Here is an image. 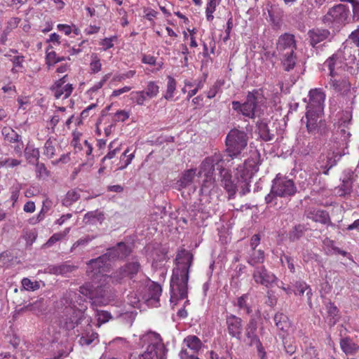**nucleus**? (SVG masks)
Segmentation results:
<instances>
[{
  "label": "nucleus",
  "instance_id": "nucleus-21",
  "mask_svg": "<svg viewBox=\"0 0 359 359\" xmlns=\"http://www.w3.org/2000/svg\"><path fill=\"white\" fill-rule=\"evenodd\" d=\"M130 252V247L123 243H119L116 246L109 248L107 254L111 262L117 259H123L128 256Z\"/></svg>",
  "mask_w": 359,
  "mask_h": 359
},
{
  "label": "nucleus",
  "instance_id": "nucleus-46",
  "mask_svg": "<svg viewBox=\"0 0 359 359\" xmlns=\"http://www.w3.org/2000/svg\"><path fill=\"white\" fill-rule=\"evenodd\" d=\"M248 295L245 294L240 297L237 301V306L241 310H244L246 314L249 315L252 313L251 306L247 303Z\"/></svg>",
  "mask_w": 359,
  "mask_h": 359
},
{
  "label": "nucleus",
  "instance_id": "nucleus-64",
  "mask_svg": "<svg viewBox=\"0 0 359 359\" xmlns=\"http://www.w3.org/2000/svg\"><path fill=\"white\" fill-rule=\"evenodd\" d=\"M328 129L326 123L324 120L320 119L316 133H319L320 135H325L327 133Z\"/></svg>",
  "mask_w": 359,
  "mask_h": 359
},
{
  "label": "nucleus",
  "instance_id": "nucleus-17",
  "mask_svg": "<svg viewBox=\"0 0 359 359\" xmlns=\"http://www.w3.org/2000/svg\"><path fill=\"white\" fill-rule=\"evenodd\" d=\"M252 277L257 283L264 285L266 287H269L276 279L275 275L268 271L263 266L255 267L253 271Z\"/></svg>",
  "mask_w": 359,
  "mask_h": 359
},
{
  "label": "nucleus",
  "instance_id": "nucleus-1",
  "mask_svg": "<svg viewBox=\"0 0 359 359\" xmlns=\"http://www.w3.org/2000/svg\"><path fill=\"white\" fill-rule=\"evenodd\" d=\"M193 255L185 249L178 250L170 280V301L184 299L188 293L189 269L193 262Z\"/></svg>",
  "mask_w": 359,
  "mask_h": 359
},
{
  "label": "nucleus",
  "instance_id": "nucleus-38",
  "mask_svg": "<svg viewBox=\"0 0 359 359\" xmlns=\"http://www.w3.org/2000/svg\"><path fill=\"white\" fill-rule=\"evenodd\" d=\"M56 153L55 149V140H53L50 138L46 140L43 147V155L48 158L54 157Z\"/></svg>",
  "mask_w": 359,
  "mask_h": 359
},
{
  "label": "nucleus",
  "instance_id": "nucleus-50",
  "mask_svg": "<svg viewBox=\"0 0 359 359\" xmlns=\"http://www.w3.org/2000/svg\"><path fill=\"white\" fill-rule=\"evenodd\" d=\"M304 231V228L302 225L294 226L292 231L290 233V240L293 242L299 240L303 236Z\"/></svg>",
  "mask_w": 359,
  "mask_h": 359
},
{
  "label": "nucleus",
  "instance_id": "nucleus-11",
  "mask_svg": "<svg viewBox=\"0 0 359 359\" xmlns=\"http://www.w3.org/2000/svg\"><path fill=\"white\" fill-rule=\"evenodd\" d=\"M236 176L237 179L236 187L240 189V194L244 196L250 192V184L252 177V172L245 165H239L236 168Z\"/></svg>",
  "mask_w": 359,
  "mask_h": 359
},
{
  "label": "nucleus",
  "instance_id": "nucleus-37",
  "mask_svg": "<svg viewBox=\"0 0 359 359\" xmlns=\"http://www.w3.org/2000/svg\"><path fill=\"white\" fill-rule=\"evenodd\" d=\"M204 177L201 191L204 194H209L215 187V176H204Z\"/></svg>",
  "mask_w": 359,
  "mask_h": 359
},
{
  "label": "nucleus",
  "instance_id": "nucleus-41",
  "mask_svg": "<svg viewBox=\"0 0 359 359\" xmlns=\"http://www.w3.org/2000/svg\"><path fill=\"white\" fill-rule=\"evenodd\" d=\"M294 287L296 290H294L293 292L295 294L303 295L304 292L306 291L308 299L310 300L311 296L312 294L311 290V288H309V287L306 285V283L302 281H297L296 282Z\"/></svg>",
  "mask_w": 359,
  "mask_h": 359
},
{
  "label": "nucleus",
  "instance_id": "nucleus-22",
  "mask_svg": "<svg viewBox=\"0 0 359 359\" xmlns=\"http://www.w3.org/2000/svg\"><path fill=\"white\" fill-rule=\"evenodd\" d=\"M276 326L279 330L278 335L280 338L286 336L291 327V323L288 317L283 313H277L273 318Z\"/></svg>",
  "mask_w": 359,
  "mask_h": 359
},
{
  "label": "nucleus",
  "instance_id": "nucleus-25",
  "mask_svg": "<svg viewBox=\"0 0 359 359\" xmlns=\"http://www.w3.org/2000/svg\"><path fill=\"white\" fill-rule=\"evenodd\" d=\"M336 165V160L333 158V155L322 154L319 157V160L316 164V168L322 170L325 175H328L330 169Z\"/></svg>",
  "mask_w": 359,
  "mask_h": 359
},
{
  "label": "nucleus",
  "instance_id": "nucleus-30",
  "mask_svg": "<svg viewBox=\"0 0 359 359\" xmlns=\"http://www.w3.org/2000/svg\"><path fill=\"white\" fill-rule=\"evenodd\" d=\"M282 65L284 70L290 72L292 70L296 65V56L294 55V52H286L282 53Z\"/></svg>",
  "mask_w": 359,
  "mask_h": 359
},
{
  "label": "nucleus",
  "instance_id": "nucleus-15",
  "mask_svg": "<svg viewBox=\"0 0 359 359\" xmlns=\"http://www.w3.org/2000/svg\"><path fill=\"white\" fill-rule=\"evenodd\" d=\"M309 44L316 50L325 46V41L330 36V32L327 29L315 28L308 32Z\"/></svg>",
  "mask_w": 359,
  "mask_h": 359
},
{
  "label": "nucleus",
  "instance_id": "nucleus-44",
  "mask_svg": "<svg viewBox=\"0 0 359 359\" xmlns=\"http://www.w3.org/2000/svg\"><path fill=\"white\" fill-rule=\"evenodd\" d=\"M2 134L9 142H18L20 140V136L12 128H4L2 130Z\"/></svg>",
  "mask_w": 359,
  "mask_h": 359
},
{
  "label": "nucleus",
  "instance_id": "nucleus-3",
  "mask_svg": "<svg viewBox=\"0 0 359 359\" xmlns=\"http://www.w3.org/2000/svg\"><path fill=\"white\" fill-rule=\"evenodd\" d=\"M248 135L244 131L238 129H232L226 137V157L230 158L231 161L234 158L238 156L242 151L247 147Z\"/></svg>",
  "mask_w": 359,
  "mask_h": 359
},
{
  "label": "nucleus",
  "instance_id": "nucleus-28",
  "mask_svg": "<svg viewBox=\"0 0 359 359\" xmlns=\"http://www.w3.org/2000/svg\"><path fill=\"white\" fill-rule=\"evenodd\" d=\"M308 217L316 222L327 224L330 222L328 213L323 210H313L308 213Z\"/></svg>",
  "mask_w": 359,
  "mask_h": 359
},
{
  "label": "nucleus",
  "instance_id": "nucleus-33",
  "mask_svg": "<svg viewBox=\"0 0 359 359\" xmlns=\"http://www.w3.org/2000/svg\"><path fill=\"white\" fill-rule=\"evenodd\" d=\"M353 181L350 177L343 179L341 184L337 188V194L339 196L350 194L352 191Z\"/></svg>",
  "mask_w": 359,
  "mask_h": 359
},
{
  "label": "nucleus",
  "instance_id": "nucleus-26",
  "mask_svg": "<svg viewBox=\"0 0 359 359\" xmlns=\"http://www.w3.org/2000/svg\"><path fill=\"white\" fill-rule=\"evenodd\" d=\"M196 169H189L184 171L176 183V187L178 189L186 188L190 186L196 176Z\"/></svg>",
  "mask_w": 359,
  "mask_h": 359
},
{
  "label": "nucleus",
  "instance_id": "nucleus-40",
  "mask_svg": "<svg viewBox=\"0 0 359 359\" xmlns=\"http://www.w3.org/2000/svg\"><path fill=\"white\" fill-rule=\"evenodd\" d=\"M252 250L253 252L250 255L248 262L252 266H255L257 264L263 263L264 261V251L261 250H256L255 249Z\"/></svg>",
  "mask_w": 359,
  "mask_h": 359
},
{
  "label": "nucleus",
  "instance_id": "nucleus-53",
  "mask_svg": "<svg viewBox=\"0 0 359 359\" xmlns=\"http://www.w3.org/2000/svg\"><path fill=\"white\" fill-rule=\"evenodd\" d=\"M282 339L285 353L290 355H292L296 351V345L293 344V341L291 339H286L285 336H284Z\"/></svg>",
  "mask_w": 359,
  "mask_h": 359
},
{
  "label": "nucleus",
  "instance_id": "nucleus-19",
  "mask_svg": "<svg viewBox=\"0 0 359 359\" xmlns=\"http://www.w3.org/2000/svg\"><path fill=\"white\" fill-rule=\"evenodd\" d=\"M276 48L280 53H283L285 50L287 52H294L297 48L294 36L288 33L280 36L276 43Z\"/></svg>",
  "mask_w": 359,
  "mask_h": 359
},
{
  "label": "nucleus",
  "instance_id": "nucleus-60",
  "mask_svg": "<svg viewBox=\"0 0 359 359\" xmlns=\"http://www.w3.org/2000/svg\"><path fill=\"white\" fill-rule=\"evenodd\" d=\"M111 74L110 73L105 74L99 82L95 83L94 86L90 88V91L95 92L100 89L106 81L111 77Z\"/></svg>",
  "mask_w": 359,
  "mask_h": 359
},
{
  "label": "nucleus",
  "instance_id": "nucleus-34",
  "mask_svg": "<svg viewBox=\"0 0 359 359\" xmlns=\"http://www.w3.org/2000/svg\"><path fill=\"white\" fill-rule=\"evenodd\" d=\"M326 311L327 318L328 319L329 324L330 325H335L337 321L336 317L337 316L338 313V309L337 306L330 302L326 304Z\"/></svg>",
  "mask_w": 359,
  "mask_h": 359
},
{
  "label": "nucleus",
  "instance_id": "nucleus-9",
  "mask_svg": "<svg viewBox=\"0 0 359 359\" xmlns=\"http://www.w3.org/2000/svg\"><path fill=\"white\" fill-rule=\"evenodd\" d=\"M257 322L255 318H251L245 328V341L250 346H255L261 359H266V353L257 334Z\"/></svg>",
  "mask_w": 359,
  "mask_h": 359
},
{
  "label": "nucleus",
  "instance_id": "nucleus-8",
  "mask_svg": "<svg viewBox=\"0 0 359 359\" xmlns=\"http://www.w3.org/2000/svg\"><path fill=\"white\" fill-rule=\"evenodd\" d=\"M271 191L279 197H290L295 194L297 187L292 180L278 175L272 182Z\"/></svg>",
  "mask_w": 359,
  "mask_h": 359
},
{
  "label": "nucleus",
  "instance_id": "nucleus-39",
  "mask_svg": "<svg viewBox=\"0 0 359 359\" xmlns=\"http://www.w3.org/2000/svg\"><path fill=\"white\" fill-rule=\"evenodd\" d=\"M80 198V194L76 190L69 191L62 199V205L69 207Z\"/></svg>",
  "mask_w": 359,
  "mask_h": 359
},
{
  "label": "nucleus",
  "instance_id": "nucleus-42",
  "mask_svg": "<svg viewBox=\"0 0 359 359\" xmlns=\"http://www.w3.org/2000/svg\"><path fill=\"white\" fill-rule=\"evenodd\" d=\"M81 346H89L93 342H98V334L96 332L88 333L81 337L79 341Z\"/></svg>",
  "mask_w": 359,
  "mask_h": 359
},
{
  "label": "nucleus",
  "instance_id": "nucleus-59",
  "mask_svg": "<svg viewBox=\"0 0 359 359\" xmlns=\"http://www.w3.org/2000/svg\"><path fill=\"white\" fill-rule=\"evenodd\" d=\"M117 39L116 36H113L109 38H104L102 40V41L100 43L101 46L103 47V50H106L107 49H109L114 46L113 41Z\"/></svg>",
  "mask_w": 359,
  "mask_h": 359
},
{
  "label": "nucleus",
  "instance_id": "nucleus-5",
  "mask_svg": "<svg viewBox=\"0 0 359 359\" xmlns=\"http://www.w3.org/2000/svg\"><path fill=\"white\" fill-rule=\"evenodd\" d=\"M230 158L219 152L204 158L199 166V175L215 176V170L217 169L219 173H222L224 168L230 166Z\"/></svg>",
  "mask_w": 359,
  "mask_h": 359
},
{
  "label": "nucleus",
  "instance_id": "nucleus-63",
  "mask_svg": "<svg viewBox=\"0 0 359 359\" xmlns=\"http://www.w3.org/2000/svg\"><path fill=\"white\" fill-rule=\"evenodd\" d=\"M20 22V19L18 18H11L6 25V27H5L10 32H11L13 29L18 27L19 22Z\"/></svg>",
  "mask_w": 359,
  "mask_h": 359
},
{
  "label": "nucleus",
  "instance_id": "nucleus-47",
  "mask_svg": "<svg viewBox=\"0 0 359 359\" xmlns=\"http://www.w3.org/2000/svg\"><path fill=\"white\" fill-rule=\"evenodd\" d=\"M176 89V81L174 78L170 76H168V84H167V90L166 93L164 95V97L166 100H170L173 97V93Z\"/></svg>",
  "mask_w": 359,
  "mask_h": 359
},
{
  "label": "nucleus",
  "instance_id": "nucleus-32",
  "mask_svg": "<svg viewBox=\"0 0 359 359\" xmlns=\"http://www.w3.org/2000/svg\"><path fill=\"white\" fill-rule=\"evenodd\" d=\"M25 156L29 163L35 164L39 162L40 151L39 149L27 145L25 149Z\"/></svg>",
  "mask_w": 359,
  "mask_h": 359
},
{
  "label": "nucleus",
  "instance_id": "nucleus-51",
  "mask_svg": "<svg viewBox=\"0 0 359 359\" xmlns=\"http://www.w3.org/2000/svg\"><path fill=\"white\" fill-rule=\"evenodd\" d=\"M91 62L90 63V72L93 74H95L99 72L102 69V64L100 62V59L97 57L96 54H93L91 55Z\"/></svg>",
  "mask_w": 359,
  "mask_h": 359
},
{
  "label": "nucleus",
  "instance_id": "nucleus-13",
  "mask_svg": "<svg viewBox=\"0 0 359 359\" xmlns=\"http://www.w3.org/2000/svg\"><path fill=\"white\" fill-rule=\"evenodd\" d=\"M309 100L306 110L311 109L317 112H323L325 94L320 88L312 89L309 93Z\"/></svg>",
  "mask_w": 359,
  "mask_h": 359
},
{
  "label": "nucleus",
  "instance_id": "nucleus-16",
  "mask_svg": "<svg viewBox=\"0 0 359 359\" xmlns=\"http://www.w3.org/2000/svg\"><path fill=\"white\" fill-rule=\"evenodd\" d=\"M111 260L107 252L96 259L90 260L88 263L87 272L92 276L98 275L106 271V269L110 265Z\"/></svg>",
  "mask_w": 359,
  "mask_h": 359
},
{
  "label": "nucleus",
  "instance_id": "nucleus-45",
  "mask_svg": "<svg viewBox=\"0 0 359 359\" xmlns=\"http://www.w3.org/2000/svg\"><path fill=\"white\" fill-rule=\"evenodd\" d=\"M129 152V149H127L121 156L119 167L117 170H123L126 168L129 164H130L132 160L134 158V154H128Z\"/></svg>",
  "mask_w": 359,
  "mask_h": 359
},
{
  "label": "nucleus",
  "instance_id": "nucleus-56",
  "mask_svg": "<svg viewBox=\"0 0 359 359\" xmlns=\"http://www.w3.org/2000/svg\"><path fill=\"white\" fill-rule=\"evenodd\" d=\"M10 61L13 63V66L15 67H19L22 69L25 68L23 65L25 57L22 55H14L10 59Z\"/></svg>",
  "mask_w": 359,
  "mask_h": 359
},
{
  "label": "nucleus",
  "instance_id": "nucleus-58",
  "mask_svg": "<svg viewBox=\"0 0 359 359\" xmlns=\"http://www.w3.org/2000/svg\"><path fill=\"white\" fill-rule=\"evenodd\" d=\"M114 142H112L109 145V151L107 153V154L102 158V161L104 162L107 159H111L113 158L116 154L120 151L119 147L114 148Z\"/></svg>",
  "mask_w": 359,
  "mask_h": 359
},
{
  "label": "nucleus",
  "instance_id": "nucleus-10",
  "mask_svg": "<svg viewBox=\"0 0 359 359\" xmlns=\"http://www.w3.org/2000/svg\"><path fill=\"white\" fill-rule=\"evenodd\" d=\"M347 53L351 54V49L344 47L343 49L339 50L337 53L327 58L324 62L325 67H327L330 71V76L338 74L337 70L341 68L343 61L347 60L345 56Z\"/></svg>",
  "mask_w": 359,
  "mask_h": 359
},
{
  "label": "nucleus",
  "instance_id": "nucleus-6",
  "mask_svg": "<svg viewBox=\"0 0 359 359\" xmlns=\"http://www.w3.org/2000/svg\"><path fill=\"white\" fill-rule=\"evenodd\" d=\"M264 102V97L261 93H249L245 102L243 104L242 114L251 118L259 116L263 112L262 107Z\"/></svg>",
  "mask_w": 359,
  "mask_h": 359
},
{
  "label": "nucleus",
  "instance_id": "nucleus-29",
  "mask_svg": "<svg viewBox=\"0 0 359 359\" xmlns=\"http://www.w3.org/2000/svg\"><path fill=\"white\" fill-rule=\"evenodd\" d=\"M162 289L161 286L156 283H151V284L148 286V299L149 301H154L156 303H158L159 301V297L161 294Z\"/></svg>",
  "mask_w": 359,
  "mask_h": 359
},
{
  "label": "nucleus",
  "instance_id": "nucleus-48",
  "mask_svg": "<svg viewBox=\"0 0 359 359\" xmlns=\"http://www.w3.org/2000/svg\"><path fill=\"white\" fill-rule=\"evenodd\" d=\"M22 287L29 291H35L40 287L39 283L38 281H32L28 278H24L22 281Z\"/></svg>",
  "mask_w": 359,
  "mask_h": 359
},
{
  "label": "nucleus",
  "instance_id": "nucleus-20",
  "mask_svg": "<svg viewBox=\"0 0 359 359\" xmlns=\"http://www.w3.org/2000/svg\"><path fill=\"white\" fill-rule=\"evenodd\" d=\"M330 86L331 88L336 92L341 95H346L350 92L351 83L346 76H339L334 75L330 76Z\"/></svg>",
  "mask_w": 359,
  "mask_h": 359
},
{
  "label": "nucleus",
  "instance_id": "nucleus-49",
  "mask_svg": "<svg viewBox=\"0 0 359 359\" xmlns=\"http://www.w3.org/2000/svg\"><path fill=\"white\" fill-rule=\"evenodd\" d=\"M130 99L138 105H142L148 98L144 93V90H140L132 92L130 93Z\"/></svg>",
  "mask_w": 359,
  "mask_h": 359
},
{
  "label": "nucleus",
  "instance_id": "nucleus-2",
  "mask_svg": "<svg viewBox=\"0 0 359 359\" xmlns=\"http://www.w3.org/2000/svg\"><path fill=\"white\" fill-rule=\"evenodd\" d=\"M141 340L147 344V350L140 355L139 359H163L166 349L162 342L161 336L153 332L144 334Z\"/></svg>",
  "mask_w": 359,
  "mask_h": 359
},
{
  "label": "nucleus",
  "instance_id": "nucleus-23",
  "mask_svg": "<svg viewBox=\"0 0 359 359\" xmlns=\"http://www.w3.org/2000/svg\"><path fill=\"white\" fill-rule=\"evenodd\" d=\"M323 112H317L308 109L306 113V129L309 133H316L319 120L321 119L320 116Z\"/></svg>",
  "mask_w": 359,
  "mask_h": 359
},
{
  "label": "nucleus",
  "instance_id": "nucleus-31",
  "mask_svg": "<svg viewBox=\"0 0 359 359\" xmlns=\"http://www.w3.org/2000/svg\"><path fill=\"white\" fill-rule=\"evenodd\" d=\"M340 346L346 354H353L359 348V347L350 339L345 337L341 339Z\"/></svg>",
  "mask_w": 359,
  "mask_h": 359
},
{
  "label": "nucleus",
  "instance_id": "nucleus-62",
  "mask_svg": "<svg viewBox=\"0 0 359 359\" xmlns=\"http://www.w3.org/2000/svg\"><path fill=\"white\" fill-rule=\"evenodd\" d=\"M353 15L351 16L352 21L359 20V1H355L352 4Z\"/></svg>",
  "mask_w": 359,
  "mask_h": 359
},
{
  "label": "nucleus",
  "instance_id": "nucleus-12",
  "mask_svg": "<svg viewBox=\"0 0 359 359\" xmlns=\"http://www.w3.org/2000/svg\"><path fill=\"white\" fill-rule=\"evenodd\" d=\"M225 320L228 334L232 338L241 340L243 330L242 319L236 315L229 313L226 316Z\"/></svg>",
  "mask_w": 359,
  "mask_h": 359
},
{
  "label": "nucleus",
  "instance_id": "nucleus-7",
  "mask_svg": "<svg viewBox=\"0 0 359 359\" xmlns=\"http://www.w3.org/2000/svg\"><path fill=\"white\" fill-rule=\"evenodd\" d=\"M141 271V265L135 258L119 268L110 277L113 282L121 283L125 278L133 279Z\"/></svg>",
  "mask_w": 359,
  "mask_h": 359
},
{
  "label": "nucleus",
  "instance_id": "nucleus-24",
  "mask_svg": "<svg viewBox=\"0 0 359 359\" xmlns=\"http://www.w3.org/2000/svg\"><path fill=\"white\" fill-rule=\"evenodd\" d=\"M221 177L222 184L226 191L229 193V197H232L235 195L237 187L236 184H234L231 180V175L229 171L224 168L222 173H219Z\"/></svg>",
  "mask_w": 359,
  "mask_h": 359
},
{
  "label": "nucleus",
  "instance_id": "nucleus-35",
  "mask_svg": "<svg viewBox=\"0 0 359 359\" xmlns=\"http://www.w3.org/2000/svg\"><path fill=\"white\" fill-rule=\"evenodd\" d=\"M70 228H66L62 232H57L54 233L48 241L47 242L43 245L45 248H50L52 245H53L55 243L62 241L63 238H65L67 235L69 233Z\"/></svg>",
  "mask_w": 359,
  "mask_h": 359
},
{
  "label": "nucleus",
  "instance_id": "nucleus-54",
  "mask_svg": "<svg viewBox=\"0 0 359 359\" xmlns=\"http://www.w3.org/2000/svg\"><path fill=\"white\" fill-rule=\"evenodd\" d=\"M35 165L37 177L45 178L49 175V172L43 163L37 162Z\"/></svg>",
  "mask_w": 359,
  "mask_h": 359
},
{
  "label": "nucleus",
  "instance_id": "nucleus-27",
  "mask_svg": "<svg viewBox=\"0 0 359 359\" xmlns=\"http://www.w3.org/2000/svg\"><path fill=\"white\" fill-rule=\"evenodd\" d=\"M184 344L193 351V353H197L203 346L201 340L195 335L187 336L184 339Z\"/></svg>",
  "mask_w": 359,
  "mask_h": 359
},
{
  "label": "nucleus",
  "instance_id": "nucleus-4",
  "mask_svg": "<svg viewBox=\"0 0 359 359\" xmlns=\"http://www.w3.org/2000/svg\"><path fill=\"white\" fill-rule=\"evenodd\" d=\"M322 21L324 24L334 28H341L351 22V16L348 7L344 4H337L330 8L323 15Z\"/></svg>",
  "mask_w": 359,
  "mask_h": 359
},
{
  "label": "nucleus",
  "instance_id": "nucleus-61",
  "mask_svg": "<svg viewBox=\"0 0 359 359\" xmlns=\"http://www.w3.org/2000/svg\"><path fill=\"white\" fill-rule=\"evenodd\" d=\"M280 261L282 263H284L285 262L287 263V267L292 273L295 272L294 261L291 257L288 255H284L283 257L280 259Z\"/></svg>",
  "mask_w": 359,
  "mask_h": 359
},
{
  "label": "nucleus",
  "instance_id": "nucleus-43",
  "mask_svg": "<svg viewBox=\"0 0 359 359\" xmlns=\"http://www.w3.org/2000/svg\"><path fill=\"white\" fill-rule=\"evenodd\" d=\"M159 93V86L154 81L148 82L144 93L148 99H152Z\"/></svg>",
  "mask_w": 359,
  "mask_h": 359
},
{
  "label": "nucleus",
  "instance_id": "nucleus-55",
  "mask_svg": "<svg viewBox=\"0 0 359 359\" xmlns=\"http://www.w3.org/2000/svg\"><path fill=\"white\" fill-rule=\"evenodd\" d=\"M64 57H59L55 51H50L46 54V61L48 65H54L59 62L65 60Z\"/></svg>",
  "mask_w": 359,
  "mask_h": 359
},
{
  "label": "nucleus",
  "instance_id": "nucleus-52",
  "mask_svg": "<svg viewBox=\"0 0 359 359\" xmlns=\"http://www.w3.org/2000/svg\"><path fill=\"white\" fill-rule=\"evenodd\" d=\"M217 0H209L206 6V18L208 21H211L213 19L212 13L215 11V8L217 5Z\"/></svg>",
  "mask_w": 359,
  "mask_h": 359
},
{
  "label": "nucleus",
  "instance_id": "nucleus-14",
  "mask_svg": "<svg viewBox=\"0 0 359 359\" xmlns=\"http://www.w3.org/2000/svg\"><path fill=\"white\" fill-rule=\"evenodd\" d=\"M79 292L81 294L90 299H102L107 296V292L105 286L90 283L81 286Z\"/></svg>",
  "mask_w": 359,
  "mask_h": 359
},
{
  "label": "nucleus",
  "instance_id": "nucleus-36",
  "mask_svg": "<svg viewBox=\"0 0 359 359\" xmlns=\"http://www.w3.org/2000/svg\"><path fill=\"white\" fill-rule=\"evenodd\" d=\"M260 137L264 141H270L273 138V134L270 133L268 125L263 121L257 123Z\"/></svg>",
  "mask_w": 359,
  "mask_h": 359
},
{
  "label": "nucleus",
  "instance_id": "nucleus-18",
  "mask_svg": "<svg viewBox=\"0 0 359 359\" xmlns=\"http://www.w3.org/2000/svg\"><path fill=\"white\" fill-rule=\"evenodd\" d=\"M66 76L57 81L54 85L50 88L51 91L56 99L63 98L66 99L70 96L72 93L73 87L72 84L66 82Z\"/></svg>",
  "mask_w": 359,
  "mask_h": 359
},
{
  "label": "nucleus",
  "instance_id": "nucleus-57",
  "mask_svg": "<svg viewBox=\"0 0 359 359\" xmlns=\"http://www.w3.org/2000/svg\"><path fill=\"white\" fill-rule=\"evenodd\" d=\"M20 161L14 158H4L0 159V167L7 166L13 168L20 164Z\"/></svg>",
  "mask_w": 359,
  "mask_h": 359
}]
</instances>
